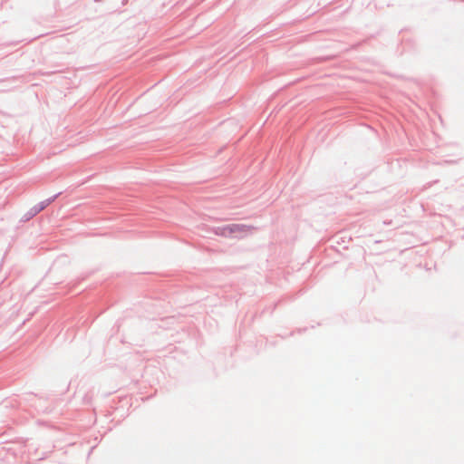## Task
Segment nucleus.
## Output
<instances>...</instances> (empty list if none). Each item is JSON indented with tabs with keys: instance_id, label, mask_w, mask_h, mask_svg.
<instances>
[{
	"instance_id": "nucleus-1",
	"label": "nucleus",
	"mask_w": 464,
	"mask_h": 464,
	"mask_svg": "<svg viewBox=\"0 0 464 464\" xmlns=\"http://www.w3.org/2000/svg\"><path fill=\"white\" fill-rule=\"evenodd\" d=\"M246 226L233 224L220 228L219 234L225 237H228L235 233L244 232L246 230Z\"/></svg>"
}]
</instances>
